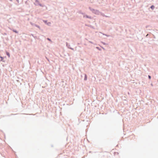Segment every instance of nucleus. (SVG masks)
Here are the masks:
<instances>
[{"mask_svg": "<svg viewBox=\"0 0 158 158\" xmlns=\"http://www.w3.org/2000/svg\"><path fill=\"white\" fill-rule=\"evenodd\" d=\"M47 39L49 41H51V40L49 38H48Z\"/></svg>", "mask_w": 158, "mask_h": 158, "instance_id": "6", "label": "nucleus"}, {"mask_svg": "<svg viewBox=\"0 0 158 158\" xmlns=\"http://www.w3.org/2000/svg\"><path fill=\"white\" fill-rule=\"evenodd\" d=\"M6 55L9 56V57H10V55L9 53L8 52H6Z\"/></svg>", "mask_w": 158, "mask_h": 158, "instance_id": "1", "label": "nucleus"}, {"mask_svg": "<svg viewBox=\"0 0 158 158\" xmlns=\"http://www.w3.org/2000/svg\"><path fill=\"white\" fill-rule=\"evenodd\" d=\"M155 7L153 5L152 6H151V8L152 9H153Z\"/></svg>", "mask_w": 158, "mask_h": 158, "instance_id": "2", "label": "nucleus"}, {"mask_svg": "<svg viewBox=\"0 0 158 158\" xmlns=\"http://www.w3.org/2000/svg\"><path fill=\"white\" fill-rule=\"evenodd\" d=\"M86 79H87V77H86V75H85V80H86Z\"/></svg>", "mask_w": 158, "mask_h": 158, "instance_id": "3", "label": "nucleus"}, {"mask_svg": "<svg viewBox=\"0 0 158 158\" xmlns=\"http://www.w3.org/2000/svg\"><path fill=\"white\" fill-rule=\"evenodd\" d=\"M2 59V57H0Z\"/></svg>", "mask_w": 158, "mask_h": 158, "instance_id": "7", "label": "nucleus"}, {"mask_svg": "<svg viewBox=\"0 0 158 158\" xmlns=\"http://www.w3.org/2000/svg\"><path fill=\"white\" fill-rule=\"evenodd\" d=\"M14 31L16 33H17L18 32L16 31Z\"/></svg>", "mask_w": 158, "mask_h": 158, "instance_id": "5", "label": "nucleus"}, {"mask_svg": "<svg viewBox=\"0 0 158 158\" xmlns=\"http://www.w3.org/2000/svg\"><path fill=\"white\" fill-rule=\"evenodd\" d=\"M148 77L149 79H151V76L150 75H148Z\"/></svg>", "mask_w": 158, "mask_h": 158, "instance_id": "4", "label": "nucleus"}]
</instances>
